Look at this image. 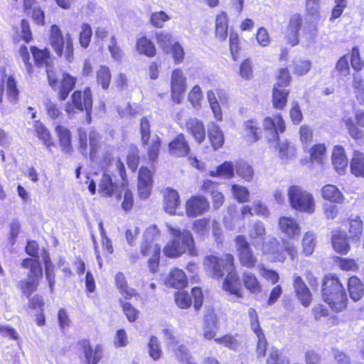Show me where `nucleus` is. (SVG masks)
Returning <instances> with one entry per match:
<instances>
[{
    "instance_id": "nucleus-32",
    "label": "nucleus",
    "mask_w": 364,
    "mask_h": 364,
    "mask_svg": "<svg viewBox=\"0 0 364 364\" xmlns=\"http://www.w3.org/2000/svg\"><path fill=\"white\" fill-rule=\"evenodd\" d=\"M98 191L102 196L110 197L115 190V184L112 182L110 175L103 173L99 182Z\"/></svg>"
},
{
    "instance_id": "nucleus-19",
    "label": "nucleus",
    "mask_w": 364,
    "mask_h": 364,
    "mask_svg": "<svg viewBox=\"0 0 364 364\" xmlns=\"http://www.w3.org/2000/svg\"><path fill=\"white\" fill-rule=\"evenodd\" d=\"M42 277L43 274H41L39 277L38 275L36 276L33 274H28V278L19 281L17 286L21 289L22 294L27 298H29L31 294L37 289Z\"/></svg>"
},
{
    "instance_id": "nucleus-9",
    "label": "nucleus",
    "mask_w": 364,
    "mask_h": 364,
    "mask_svg": "<svg viewBox=\"0 0 364 364\" xmlns=\"http://www.w3.org/2000/svg\"><path fill=\"white\" fill-rule=\"evenodd\" d=\"M235 242L237 252L239 261L241 265L252 268L257 262V258L254 256L252 250L244 235H237L235 238Z\"/></svg>"
},
{
    "instance_id": "nucleus-41",
    "label": "nucleus",
    "mask_w": 364,
    "mask_h": 364,
    "mask_svg": "<svg viewBox=\"0 0 364 364\" xmlns=\"http://www.w3.org/2000/svg\"><path fill=\"white\" fill-rule=\"evenodd\" d=\"M36 64L38 66L45 65L46 68L50 66V57L48 50H40L36 47L31 48Z\"/></svg>"
},
{
    "instance_id": "nucleus-40",
    "label": "nucleus",
    "mask_w": 364,
    "mask_h": 364,
    "mask_svg": "<svg viewBox=\"0 0 364 364\" xmlns=\"http://www.w3.org/2000/svg\"><path fill=\"white\" fill-rule=\"evenodd\" d=\"M136 49L139 53L148 57H153L156 54V48L154 43L146 37H141L138 40Z\"/></svg>"
},
{
    "instance_id": "nucleus-16",
    "label": "nucleus",
    "mask_w": 364,
    "mask_h": 364,
    "mask_svg": "<svg viewBox=\"0 0 364 364\" xmlns=\"http://www.w3.org/2000/svg\"><path fill=\"white\" fill-rule=\"evenodd\" d=\"M278 225L282 232L289 239H294L300 235V225L293 218L287 216L279 218Z\"/></svg>"
},
{
    "instance_id": "nucleus-29",
    "label": "nucleus",
    "mask_w": 364,
    "mask_h": 364,
    "mask_svg": "<svg viewBox=\"0 0 364 364\" xmlns=\"http://www.w3.org/2000/svg\"><path fill=\"white\" fill-rule=\"evenodd\" d=\"M166 284L176 289H182L187 284V278L181 269H174L171 271L166 280Z\"/></svg>"
},
{
    "instance_id": "nucleus-20",
    "label": "nucleus",
    "mask_w": 364,
    "mask_h": 364,
    "mask_svg": "<svg viewBox=\"0 0 364 364\" xmlns=\"http://www.w3.org/2000/svg\"><path fill=\"white\" fill-rule=\"evenodd\" d=\"M77 78L69 73H63L60 80V88L58 94L60 101L66 100L70 92L74 89Z\"/></svg>"
},
{
    "instance_id": "nucleus-56",
    "label": "nucleus",
    "mask_w": 364,
    "mask_h": 364,
    "mask_svg": "<svg viewBox=\"0 0 364 364\" xmlns=\"http://www.w3.org/2000/svg\"><path fill=\"white\" fill-rule=\"evenodd\" d=\"M92 36V31L91 26L88 23H82L79 36V42L82 47L85 48L88 47Z\"/></svg>"
},
{
    "instance_id": "nucleus-26",
    "label": "nucleus",
    "mask_w": 364,
    "mask_h": 364,
    "mask_svg": "<svg viewBox=\"0 0 364 364\" xmlns=\"http://www.w3.org/2000/svg\"><path fill=\"white\" fill-rule=\"evenodd\" d=\"M180 205V197L178 192L171 188H166L164 192V208L170 213H176V208Z\"/></svg>"
},
{
    "instance_id": "nucleus-37",
    "label": "nucleus",
    "mask_w": 364,
    "mask_h": 364,
    "mask_svg": "<svg viewBox=\"0 0 364 364\" xmlns=\"http://www.w3.org/2000/svg\"><path fill=\"white\" fill-rule=\"evenodd\" d=\"M322 196L326 200L340 203L343 201V194L336 186L328 184L322 188Z\"/></svg>"
},
{
    "instance_id": "nucleus-18",
    "label": "nucleus",
    "mask_w": 364,
    "mask_h": 364,
    "mask_svg": "<svg viewBox=\"0 0 364 364\" xmlns=\"http://www.w3.org/2000/svg\"><path fill=\"white\" fill-rule=\"evenodd\" d=\"M293 285L298 299L304 306H309L311 294L301 277L296 274L293 275Z\"/></svg>"
},
{
    "instance_id": "nucleus-7",
    "label": "nucleus",
    "mask_w": 364,
    "mask_h": 364,
    "mask_svg": "<svg viewBox=\"0 0 364 364\" xmlns=\"http://www.w3.org/2000/svg\"><path fill=\"white\" fill-rule=\"evenodd\" d=\"M50 43L58 56H62L64 54L68 61H72L73 44L72 37L69 33L64 37L59 27L53 25L50 30Z\"/></svg>"
},
{
    "instance_id": "nucleus-23",
    "label": "nucleus",
    "mask_w": 364,
    "mask_h": 364,
    "mask_svg": "<svg viewBox=\"0 0 364 364\" xmlns=\"http://www.w3.org/2000/svg\"><path fill=\"white\" fill-rule=\"evenodd\" d=\"M208 136L214 150H218L224 144V134L220 126L214 122L208 125Z\"/></svg>"
},
{
    "instance_id": "nucleus-53",
    "label": "nucleus",
    "mask_w": 364,
    "mask_h": 364,
    "mask_svg": "<svg viewBox=\"0 0 364 364\" xmlns=\"http://www.w3.org/2000/svg\"><path fill=\"white\" fill-rule=\"evenodd\" d=\"M267 364H289V360L275 348H271L267 358Z\"/></svg>"
},
{
    "instance_id": "nucleus-64",
    "label": "nucleus",
    "mask_w": 364,
    "mask_h": 364,
    "mask_svg": "<svg viewBox=\"0 0 364 364\" xmlns=\"http://www.w3.org/2000/svg\"><path fill=\"white\" fill-rule=\"evenodd\" d=\"M6 90L9 98L11 101L16 102L18 100V91L16 87V81L12 76L8 78Z\"/></svg>"
},
{
    "instance_id": "nucleus-31",
    "label": "nucleus",
    "mask_w": 364,
    "mask_h": 364,
    "mask_svg": "<svg viewBox=\"0 0 364 364\" xmlns=\"http://www.w3.org/2000/svg\"><path fill=\"white\" fill-rule=\"evenodd\" d=\"M289 91L284 87L274 85L272 95L273 106L276 109H283L287 101Z\"/></svg>"
},
{
    "instance_id": "nucleus-2",
    "label": "nucleus",
    "mask_w": 364,
    "mask_h": 364,
    "mask_svg": "<svg viewBox=\"0 0 364 364\" xmlns=\"http://www.w3.org/2000/svg\"><path fill=\"white\" fill-rule=\"evenodd\" d=\"M166 228L171 239L164 248L166 256L178 257L187 251L191 255H196L194 240L189 230L177 228L171 224H166Z\"/></svg>"
},
{
    "instance_id": "nucleus-47",
    "label": "nucleus",
    "mask_w": 364,
    "mask_h": 364,
    "mask_svg": "<svg viewBox=\"0 0 364 364\" xmlns=\"http://www.w3.org/2000/svg\"><path fill=\"white\" fill-rule=\"evenodd\" d=\"M188 101L196 109L201 108V102L203 98V92L198 85H195L188 93Z\"/></svg>"
},
{
    "instance_id": "nucleus-27",
    "label": "nucleus",
    "mask_w": 364,
    "mask_h": 364,
    "mask_svg": "<svg viewBox=\"0 0 364 364\" xmlns=\"http://www.w3.org/2000/svg\"><path fill=\"white\" fill-rule=\"evenodd\" d=\"M244 287L252 294H258L262 291V287L256 275L250 271H245L242 275Z\"/></svg>"
},
{
    "instance_id": "nucleus-4",
    "label": "nucleus",
    "mask_w": 364,
    "mask_h": 364,
    "mask_svg": "<svg viewBox=\"0 0 364 364\" xmlns=\"http://www.w3.org/2000/svg\"><path fill=\"white\" fill-rule=\"evenodd\" d=\"M160 233L156 225H151L146 228L141 242V252L145 257H150L148 264L152 272L158 270L161 247L156 243L159 237Z\"/></svg>"
},
{
    "instance_id": "nucleus-24",
    "label": "nucleus",
    "mask_w": 364,
    "mask_h": 364,
    "mask_svg": "<svg viewBox=\"0 0 364 364\" xmlns=\"http://www.w3.org/2000/svg\"><path fill=\"white\" fill-rule=\"evenodd\" d=\"M248 237L256 247L263 242L266 237V228L261 221H256L248 228Z\"/></svg>"
},
{
    "instance_id": "nucleus-25",
    "label": "nucleus",
    "mask_w": 364,
    "mask_h": 364,
    "mask_svg": "<svg viewBox=\"0 0 364 364\" xmlns=\"http://www.w3.org/2000/svg\"><path fill=\"white\" fill-rule=\"evenodd\" d=\"M332 163L335 169L342 174L345 172L348 165L347 157L344 149L341 146H336L332 154Z\"/></svg>"
},
{
    "instance_id": "nucleus-13",
    "label": "nucleus",
    "mask_w": 364,
    "mask_h": 364,
    "mask_svg": "<svg viewBox=\"0 0 364 364\" xmlns=\"http://www.w3.org/2000/svg\"><path fill=\"white\" fill-rule=\"evenodd\" d=\"M210 207L209 201L203 196L191 197L186 204V215L195 218L203 215Z\"/></svg>"
},
{
    "instance_id": "nucleus-6",
    "label": "nucleus",
    "mask_w": 364,
    "mask_h": 364,
    "mask_svg": "<svg viewBox=\"0 0 364 364\" xmlns=\"http://www.w3.org/2000/svg\"><path fill=\"white\" fill-rule=\"evenodd\" d=\"M288 197L293 209L309 214L315 211V200L313 195L301 187L291 186L288 191Z\"/></svg>"
},
{
    "instance_id": "nucleus-36",
    "label": "nucleus",
    "mask_w": 364,
    "mask_h": 364,
    "mask_svg": "<svg viewBox=\"0 0 364 364\" xmlns=\"http://www.w3.org/2000/svg\"><path fill=\"white\" fill-rule=\"evenodd\" d=\"M348 291L350 298L357 301L361 299L363 295L364 289L360 279L355 277H351L348 280Z\"/></svg>"
},
{
    "instance_id": "nucleus-8",
    "label": "nucleus",
    "mask_w": 364,
    "mask_h": 364,
    "mask_svg": "<svg viewBox=\"0 0 364 364\" xmlns=\"http://www.w3.org/2000/svg\"><path fill=\"white\" fill-rule=\"evenodd\" d=\"M108 162V165L111 167V168L113 170H117L119 176L122 178V185L124 188V200L122 203V207L126 211L129 210L133 207L134 198L132 193L127 188H125L127 183V175L124 165L118 158L109 157Z\"/></svg>"
},
{
    "instance_id": "nucleus-62",
    "label": "nucleus",
    "mask_w": 364,
    "mask_h": 364,
    "mask_svg": "<svg viewBox=\"0 0 364 364\" xmlns=\"http://www.w3.org/2000/svg\"><path fill=\"white\" fill-rule=\"evenodd\" d=\"M175 301L181 309H188L191 305V296L185 291H179L175 294Z\"/></svg>"
},
{
    "instance_id": "nucleus-21",
    "label": "nucleus",
    "mask_w": 364,
    "mask_h": 364,
    "mask_svg": "<svg viewBox=\"0 0 364 364\" xmlns=\"http://www.w3.org/2000/svg\"><path fill=\"white\" fill-rule=\"evenodd\" d=\"M80 346L83 350L85 364H97L102 357V348L100 346H97L93 350L87 340H82L80 342Z\"/></svg>"
},
{
    "instance_id": "nucleus-55",
    "label": "nucleus",
    "mask_w": 364,
    "mask_h": 364,
    "mask_svg": "<svg viewBox=\"0 0 364 364\" xmlns=\"http://www.w3.org/2000/svg\"><path fill=\"white\" fill-rule=\"evenodd\" d=\"M21 266L24 268L30 269L28 274H33L36 276L38 275V277L41 275V274H43V269L38 258L35 259L31 258H26L23 260Z\"/></svg>"
},
{
    "instance_id": "nucleus-3",
    "label": "nucleus",
    "mask_w": 364,
    "mask_h": 364,
    "mask_svg": "<svg viewBox=\"0 0 364 364\" xmlns=\"http://www.w3.org/2000/svg\"><path fill=\"white\" fill-rule=\"evenodd\" d=\"M322 294L323 300L333 311H341L346 308L347 296L337 277L327 276L324 278Z\"/></svg>"
},
{
    "instance_id": "nucleus-22",
    "label": "nucleus",
    "mask_w": 364,
    "mask_h": 364,
    "mask_svg": "<svg viewBox=\"0 0 364 364\" xmlns=\"http://www.w3.org/2000/svg\"><path fill=\"white\" fill-rule=\"evenodd\" d=\"M170 153L176 156H186L190 148L183 134H178L168 145Z\"/></svg>"
},
{
    "instance_id": "nucleus-50",
    "label": "nucleus",
    "mask_w": 364,
    "mask_h": 364,
    "mask_svg": "<svg viewBox=\"0 0 364 364\" xmlns=\"http://www.w3.org/2000/svg\"><path fill=\"white\" fill-rule=\"evenodd\" d=\"M248 316L250 318V325L251 329L257 336V337L260 336V338H262V336H264V334L260 327L258 315L255 309L252 308L249 309Z\"/></svg>"
},
{
    "instance_id": "nucleus-14",
    "label": "nucleus",
    "mask_w": 364,
    "mask_h": 364,
    "mask_svg": "<svg viewBox=\"0 0 364 364\" xmlns=\"http://www.w3.org/2000/svg\"><path fill=\"white\" fill-rule=\"evenodd\" d=\"M263 127L269 134V140L275 141L278 139L279 132L282 133L285 130L284 122L280 114L274 116L273 117H267L264 119Z\"/></svg>"
},
{
    "instance_id": "nucleus-33",
    "label": "nucleus",
    "mask_w": 364,
    "mask_h": 364,
    "mask_svg": "<svg viewBox=\"0 0 364 364\" xmlns=\"http://www.w3.org/2000/svg\"><path fill=\"white\" fill-rule=\"evenodd\" d=\"M228 16L223 11L218 14L215 19V33L216 36L221 41H225L228 36Z\"/></svg>"
},
{
    "instance_id": "nucleus-1",
    "label": "nucleus",
    "mask_w": 364,
    "mask_h": 364,
    "mask_svg": "<svg viewBox=\"0 0 364 364\" xmlns=\"http://www.w3.org/2000/svg\"><path fill=\"white\" fill-rule=\"evenodd\" d=\"M204 265L212 277L217 279L222 278L227 272L223 283V289L239 298L243 297L241 284L235 270L234 257L231 254H226L223 258L213 255L207 256Z\"/></svg>"
},
{
    "instance_id": "nucleus-34",
    "label": "nucleus",
    "mask_w": 364,
    "mask_h": 364,
    "mask_svg": "<svg viewBox=\"0 0 364 364\" xmlns=\"http://www.w3.org/2000/svg\"><path fill=\"white\" fill-rule=\"evenodd\" d=\"M351 173L355 176L364 177V154L354 151L350 162Z\"/></svg>"
},
{
    "instance_id": "nucleus-42",
    "label": "nucleus",
    "mask_w": 364,
    "mask_h": 364,
    "mask_svg": "<svg viewBox=\"0 0 364 364\" xmlns=\"http://www.w3.org/2000/svg\"><path fill=\"white\" fill-rule=\"evenodd\" d=\"M235 167L231 161H225L220 165L215 171H210L212 176H222L225 178H232L234 176Z\"/></svg>"
},
{
    "instance_id": "nucleus-39",
    "label": "nucleus",
    "mask_w": 364,
    "mask_h": 364,
    "mask_svg": "<svg viewBox=\"0 0 364 364\" xmlns=\"http://www.w3.org/2000/svg\"><path fill=\"white\" fill-rule=\"evenodd\" d=\"M259 128L255 120H249L244 124L245 136L250 142H255L259 139Z\"/></svg>"
},
{
    "instance_id": "nucleus-5",
    "label": "nucleus",
    "mask_w": 364,
    "mask_h": 364,
    "mask_svg": "<svg viewBox=\"0 0 364 364\" xmlns=\"http://www.w3.org/2000/svg\"><path fill=\"white\" fill-rule=\"evenodd\" d=\"M92 102V95L90 87H86L83 91L76 90L72 94L70 101L67 102L65 111L70 118L73 117L78 111L85 112L86 120L90 123Z\"/></svg>"
},
{
    "instance_id": "nucleus-54",
    "label": "nucleus",
    "mask_w": 364,
    "mask_h": 364,
    "mask_svg": "<svg viewBox=\"0 0 364 364\" xmlns=\"http://www.w3.org/2000/svg\"><path fill=\"white\" fill-rule=\"evenodd\" d=\"M97 80L103 89L109 87L111 81V73L109 69L106 66H100L97 72Z\"/></svg>"
},
{
    "instance_id": "nucleus-38",
    "label": "nucleus",
    "mask_w": 364,
    "mask_h": 364,
    "mask_svg": "<svg viewBox=\"0 0 364 364\" xmlns=\"http://www.w3.org/2000/svg\"><path fill=\"white\" fill-rule=\"evenodd\" d=\"M115 282L121 294L126 299H130L136 295V291L127 285L124 275L122 272H118L115 276Z\"/></svg>"
},
{
    "instance_id": "nucleus-10",
    "label": "nucleus",
    "mask_w": 364,
    "mask_h": 364,
    "mask_svg": "<svg viewBox=\"0 0 364 364\" xmlns=\"http://www.w3.org/2000/svg\"><path fill=\"white\" fill-rule=\"evenodd\" d=\"M187 88L186 77L180 69H175L171 75V97L176 104H181Z\"/></svg>"
},
{
    "instance_id": "nucleus-11",
    "label": "nucleus",
    "mask_w": 364,
    "mask_h": 364,
    "mask_svg": "<svg viewBox=\"0 0 364 364\" xmlns=\"http://www.w3.org/2000/svg\"><path fill=\"white\" fill-rule=\"evenodd\" d=\"M207 99L215 119L218 122H222L223 112L220 102L223 104L227 102L228 97L226 92L221 89L210 90L207 92Z\"/></svg>"
},
{
    "instance_id": "nucleus-59",
    "label": "nucleus",
    "mask_w": 364,
    "mask_h": 364,
    "mask_svg": "<svg viewBox=\"0 0 364 364\" xmlns=\"http://www.w3.org/2000/svg\"><path fill=\"white\" fill-rule=\"evenodd\" d=\"M157 43L166 51L168 52L174 43L172 36L168 33H159L156 34Z\"/></svg>"
},
{
    "instance_id": "nucleus-63",
    "label": "nucleus",
    "mask_w": 364,
    "mask_h": 364,
    "mask_svg": "<svg viewBox=\"0 0 364 364\" xmlns=\"http://www.w3.org/2000/svg\"><path fill=\"white\" fill-rule=\"evenodd\" d=\"M350 62L353 68L357 71H359L364 68V60H361L359 50L355 47L351 51Z\"/></svg>"
},
{
    "instance_id": "nucleus-44",
    "label": "nucleus",
    "mask_w": 364,
    "mask_h": 364,
    "mask_svg": "<svg viewBox=\"0 0 364 364\" xmlns=\"http://www.w3.org/2000/svg\"><path fill=\"white\" fill-rule=\"evenodd\" d=\"M147 146V153L150 161H154L159 155L161 148V139L157 135L150 137Z\"/></svg>"
},
{
    "instance_id": "nucleus-28",
    "label": "nucleus",
    "mask_w": 364,
    "mask_h": 364,
    "mask_svg": "<svg viewBox=\"0 0 364 364\" xmlns=\"http://www.w3.org/2000/svg\"><path fill=\"white\" fill-rule=\"evenodd\" d=\"M277 149L279 157L283 163H287L296 157V149L294 145L288 141L278 143Z\"/></svg>"
},
{
    "instance_id": "nucleus-49",
    "label": "nucleus",
    "mask_w": 364,
    "mask_h": 364,
    "mask_svg": "<svg viewBox=\"0 0 364 364\" xmlns=\"http://www.w3.org/2000/svg\"><path fill=\"white\" fill-rule=\"evenodd\" d=\"M149 353L152 359L157 360L161 358L163 351L158 338L152 336L148 343Z\"/></svg>"
},
{
    "instance_id": "nucleus-48",
    "label": "nucleus",
    "mask_w": 364,
    "mask_h": 364,
    "mask_svg": "<svg viewBox=\"0 0 364 364\" xmlns=\"http://www.w3.org/2000/svg\"><path fill=\"white\" fill-rule=\"evenodd\" d=\"M34 128L38 138L49 148L53 144L49 131L39 121L35 122Z\"/></svg>"
},
{
    "instance_id": "nucleus-46",
    "label": "nucleus",
    "mask_w": 364,
    "mask_h": 364,
    "mask_svg": "<svg viewBox=\"0 0 364 364\" xmlns=\"http://www.w3.org/2000/svg\"><path fill=\"white\" fill-rule=\"evenodd\" d=\"M302 252L305 256L311 255L316 247L315 235L314 233L307 232L302 239Z\"/></svg>"
},
{
    "instance_id": "nucleus-51",
    "label": "nucleus",
    "mask_w": 364,
    "mask_h": 364,
    "mask_svg": "<svg viewBox=\"0 0 364 364\" xmlns=\"http://www.w3.org/2000/svg\"><path fill=\"white\" fill-rule=\"evenodd\" d=\"M177 360L182 364H196L188 348L181 345L175 350Z\"/></svg>"
},
{
    "instance_id": "nucleus-45",
    "label": "nucleus",
    "mask_w": 364,
    "mask_h": 364,
    "mask_svg": "<svg viewBox=\"0 0 364 364\" xmlns=\"http://www.w3.org/2000/svg\"><path fill=\"white\" fill-rule=\"evenodd\" d=\"M236 173L245 181L250 182L252 180L254 171L251 166L245 162L237 163L235 166Z\"/></svg>"
},
{
    "instance_id": "nucleus-52",
    "label": "nucleus",
    "mask_w": 364,
    "mask_h": 364,
    "mask_svg": "<svg viewBox=\"0 0 364 364\" xmlns=\"http://www.w3.org/2000/svg\"><path fill=\"white\" fill-rule=\"evenodd\" d=\"M293 73L297 75L306 74L311 68V62L309 60L298 58L292 62Z\"/></svg>"
},
{
    "instance_id": "nucleus-61",
    "label": "nucleus",
    "mask_w": 364,
    "mask_h": 364,
    "mask_svg": "<svg viewBox=\"0 0 364 364\" xmlns=\"http://www.w3.org/2000/svg\"><path fill=\"white\" fill-rule=\"evenodd\" d=\"M101 137L95 131H92L89 134V141L90 146V158L93 159L94 155L97 152L100 146Z\"/></svg>"
},
{
    "instance_id": "nucleus-30",
    "label": "nucleus",
    "mask_w": 364,
    "mask_h": 364,
    "mask_svg": "<svg viewBox=\"0 0 364 364\" xmlns=\"http://www.w3.org/2000/svg\"><path fill=\"white\" fill-rule=\"evenodd\" d=\"M333 249L341 254H346L350 250L346 234L341 231H336L332 237Z\"/></svg>"
},
{
    "instance_id": "nucleus-43",
    "label": "nucleus",
    "mask_w": 364,
    "mask_h": 364,
    "mask_svg": "<svg viewBox=\"0 0 364 364\" xmlns=\"http://www.w3.org/2000/svg\"><path fill=\"white\" fill-rule=\"evenodd\" d=\"M231 191L234 198L237 202L244 203L250 200V193L245 186L233 184L231 187Z\"/></svg>"
},
{
    "instance_id": "nucleus-60",
    "label": "nucleus",
    "mask_w": 364,
    "mask_h": 364,
    "mask_svg": "<svg viewBox=\"0 0 364 364\" xmlns=\"http://www.w3.org/2000/svg\"><path fill=\"white\" fill-rule=\"evenodd\" d=\"M141 139L143 145H148L150 139V124L146 117H143L140 122Z\"/></svg>"
},
{
    "instance_id": "nucleus-12",
    "label": "nucleus",
    "mask_w": 364,
    "mask_h": 364,
    "mask_svg": "<svg viewBox=\"0 0 364 364\" xmlns=\"http://www.w3.org/2000/svg\"><path fill=\"white\" fill-rule=\"evenodd\" d=\"M283 248L284 251L281 249H277L275 250H271L267 247L266 243L263 242L262 250L264 254L269 255L272 259L274 261L284 262L286 259L287 252L291 257L292 260H294L297 255V249L294 243L284 240L283 241Z\"/></svg>"
},
{
    "instance_id": "nucleus-35",
    "label": "nucleus",
    "mask_w": 364,
    "mask_h": 364,
    "mask_svg": "<svg viewBox=\"0 0 364 364\" xmlns=\"http://www.w3.org/2000/svg\"><path fill=\"white\" fill-rule=\"evenodd\" d=\"M55 132L59 138L63 151L65 153L70 152L71 151L70 132L66 127L61 125H58L55 127Z\"/></svg>"
},
{
    "instance_id": "nucleus-15",
    "label": "nucleus",
    "mask_w": 364,
    "mask_h": 364,
    "mask_svg": "<svg viewBox=\"0 0 364 364\" xmlns=\"http://www.w3.org/2000/svg\"><path fill=\"white\" fill-rule=\"evenodd\" d=\"M186 132L198 143L205 139V129L203 122L196 117H189L185 122Z\"/></svg>"
},
{
    "instance_id": "nucleus-57",
    "label": "nucleus",
    "mask_w": 364,
    "mask_h": 364,
    "mask_svg": "<svg viewBox=\"0 0 364 364\" xmlns=\"http://www.w3.org/2000/svg\"><path fill=\"white\" fill-rule=\"evenodd\" d=\"M311 158L312 161L322 163L326 156V149L323 144L314 145L311 149Z\"/></svg>"
},
{
    "instance_id": "nucleus-17",
    "label": "nucleus",
    "mask_w": 364,
    "mask_h": 364,
    "mask_svg": "<svg viewBox=\"0 0 364 364\" xmlns=\"http://www.w3.org/2000/svg\"><path fill=\"white\" fill-rule=\"evenodd\" d=\"M302 26V18L298 14H293L289 19L287 28V38L289 43L291 46H296L299 42V30Z\"/></svg>"
},
{
    "instance_id": "nucleus-58",
    "label": "nucleus",
    "mask_w": 364,
    "mask_h": 364,
    "mask_svg": "<svg viewBox=\"0 0 364 364\" xmlns=\"http://www.w3.org/2000/svg\"><path fill=\"white\" fill-rule=\"evenodd\" d=\"M215 341L218 344H223L224 346L235 350H237L240 345V341L236 337L231 335H225L223 337L215 338Z\"/></svg>"
}]
</instances>
